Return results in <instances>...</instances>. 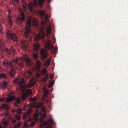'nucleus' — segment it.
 I'll return each mask as SVG.
<instances>
[{
    "label": "nucleus",
    "instance_id": "nucleus-1",
    "mask_svg": "<svg viewBox=\"0 0 128 128\" xmlns=\"http://www.w3.org/2000/svg\"><path fill=\"white\" fill-rule=\"evenodd\" d=\"M24 60L26 64L29 66L30 64V60L28 58H26L24 60L22 57L16 58L14 60H12L11 62H9L7 60H6L4 61L3 64L4 66H7L8 67L13 68L14 66L18 67V66L22 67L23 66V61Z\"/></svg>",
    "mask_w": 128,
    "mask_h": 128
},
{
    "label": "nucleus",
    "instance_id": "nucleus-2",
    "mask_svg": "<svg viewBox=\"0 0 128 128\" xmlns=\"http://www.w3.org/2000/svg\"><path fill=\"white\" fill-rule=\"evenodd\" d=\"M37 27L38 25V20L36 18L33 19L29 18L27 20L26 24V27L24 30V36L26 39L32 33L30 27L31 26Z\"/></svg>",
    "mask_w": 128,
    "mask_h": 128
},
{
    "label": "nucleus",
    "instance_id": "nucleus-3",
    "mask_svg": "<svg viewBox=\"0 0 128 128\" xmlns=\"http://www.w3.org/2000/svg\"><path fill=\"white\" fill-rule=\"evenodd\" d=\"M15 82L18 84L20 87V90L22 92H24L25 89L27 88H30L34 85V81L32 80H31L27 85H26L24 82V80L23 78L20 80L18 78L16 79Z\"/></svg>",
    "mask_w": 128,
    "mask_h": 128
},
{
    "label": "nucleus",
    "instance_id": "nucleus-4",
    "mask_svg": "<svg viewBox=\"0 0 128 128\" xmlns=\"http://www.w3.org/2000/svg\"><path fill=\"white\" fill-rule=\"evenodd\" d=\"M0 48L8 53V54H10L12 52H14L15 51V50L14 49L12 46H11L10 48L8 50V48L4 47L2 42L0 40Z\"/></svg>",
    "mask_w": 128,
    "mask_h": 128
},
{
    "label": "nucleus",
    "instance_id": "nucleus-5",
    "mask_svg": "<svg viewBox=\"0 0 128 128\" xmlns=\"http://www.w3.org/2000/svg\"><path fill=\"white\" fill-rule=\"evenodd\" d=\"M43 28H41L40 30V32L35 38L34 40L35 41H38L40 40H42L43 39L45 35V34L43 30Z\"/></svg>",
    "mask_w": 128,
    "mask_h": 128
},
{
    "label": "nucleus",
    "instance_id": "nucleus-6",
    "mask_svg": "<svg viewBox=\"0 0 128 128\" xmlns=\"http://www.w3.org/2000/svg\"><path fill=\"white\" fill-rule=\"evenodd\" d=\"M36 122L33 120V119L31 117H30L28 118V122L27 123H25L24 124V127L26 128H28L29 126V125H30V127H33L35 125Z\"/></svg>",
    "mask_w": 128,
    "mask_h": 128
},
{
    "label": "nucleus",
    "instance_id": "nucleus-7",
    "mask_svg": "<svg viewBox=\"0 0 128 128\" xmlns=\"http://www.w3.org/2000/svg\"><path fill=\"white\" fill-rule=\"evenodd\" d=\"M6 35L9 39H11L13 41H17L18 40L17 36L14 34H11L10 32H8Z\"/></svg>",
    "mask_w": 128,
    "mask_h": 128
},
{
    "label": "nucleus",
    "instance_id": "nucleus-8",
    "mask_svg": "<svg viewBox=\"0 0 128 128\" xmlns=\"http://www.w3.org/2000/svg\"><path fill=\"white\" fill-rule=\"evenodd\" d=\"M38 56L37 54H33V57L36 60V66L37 70H39L41 66V63L40 61L38 60H36Z\"/></svg>",
    "mask_w": 128,
    "mask_h": 128
},
{
    "label": "nucleus",
    "instance_id": "nucleus-9",
    "mask_svg": "<svg viewBox=\"0 0 128 128\" xmlns=\"http://www.w3.org/2000/svg\"><path fill=\"white\" fill-rule=\"evenodd\" d=\"M25 15L23 13H21V14L18 16L16 20V22L17 23L20 24L22 21L24 20L25 19Z\"/></svg>",
    "mask_w": 128,
    "mask_h": 128
},
{
    "label": "nucleus",
    "instance_id": "nucleus-10",
    "mask_svg": "<svg viewBox=\"0 0 128 128\" xmlns=\"http://www.w3.org/2000/svg\"><path fill=\"white\" fill-rule=\"evenodd\" d=\"M21 43L22 49L24 50H27L28 47V42L26 40H24L21 41Z\"/></svg>",
    "mask_w": 128,
    "mask_h": 128
},
{
    "label": "nucleus",
    "instance_id": "nucleus-11",
    "mask_svg": "<svg viewBox=\"0 0 128 128\" xmlns=\"http://www.w3.org/2000/svg\"><path fill=\"white\" fill-rule=\"evenodd\" d=\"M47 52L44 49L40 50V54L42 59L44 60L47 57Z\"/></svg>",
    "mask_w": 128,
    "mask_h": 128
},
{
    "label": "nucleus",
    "instance_id": "nucleus-12",
    "mask_svg": "<svg viewBox=\"0 0 128 128\" xmlns=\"http://www.w3.org/2000/svg\"><path fill=\"white\" fill-rule=\"evenodd\" d=\"M34 50L35 51H37L40 48V45L39 43H35L33 45Z\"/></svg>",
    "mask_w": 128,
    "mask_h": 128
},
{
    "label": "nucleus",
    "instance_id": "nucleus-13",
    "mask_svg": "<svg viewBox=\"0 0 128 128\" xmlns=\"http://www.w3.org/2000/svg\"><path fill=\"white\" fill-rule=\"evenodd\" d=\"M32 94V92L30 90V89H28L26 92V93L24 95V97L23 99H25L27 96H31Z\"/></svg>",
    "mask_w": 128,
    "mask_h": 128
},
{
    "label": "nucleus",
    "instance_id": "nucleus-14",
    "mask_svg": "<svg viewBox=\"0 0 128 128\" xmlns=\"http://www.w3.org/2000/svg\"><path fill=\"white\" fill-rule=\"evenodd\" d=\"M45 47L46 49L50 50H52L54 48L53 46H51L49 42H48L46 44Z\"/></svg>",
    "mask_w": 128,
    "mask_h": 128
},
{
    "label": "nucleus",
    "instance_id": "nucleus-15",
    "mask_svg": "<svg viewBox=\"0 0 128 128\" xmlns=\"http://www.w3.org/2000/svg\"><path fill=\"white\" fill-rule=\"evenodd\" d=\"M21 102V100L19 98H17L16 100L14 103V105L16 106H17L18 104H20Z\"/></svg>",
    "mask_w": 128,
    "mask_h": 128
},
{
    "label": "nucleus",
    "instance_id": "nucleus-16",
    "mask_svg": "<svg viewBox=\"0 0 128 128\" xmlns=\"http://www.w3.org/2000/svg\"><path fill=\"white\" fill-rule=\"evenodd\" d=\"M40 14L42 16H44L45 18V19L47 21L48 20L49 16L46 13H44L43 12H42L40 13Z\"/></svg>",
    "mask_w": 128,
    "mask_h": 128
},
{
    "label": "nucleus",
    "instance_id": "nucleus-17",
    "mask_svg": "<svg viewBox=\"0 0 128 128\" xmlns=\"http://www.w3.org/2000/svg\"><path fill=\"white\" fill-rule=\"evenodd\" d=\"M22 8L24 10L26 9L28 7V4L25 2L24 0H22Z\"/></svg>",
    "mask_w": 128,
    "mask_h": 128
},
{
    "label": "nucleus",
    "instance_id": "nucleus-18",
    "mask_svg": "<svg viewBox=\"0 0 128 128\" xmlns=\"http://www.w3.org/2000/svg\"><path fill=\"white\" fill-rule=\"evenodd\" d=\"M15 98V96H10L8 98H6V101L7 102H9L14 100Z\"/></svg>",
    "mask_w": 128,
    "mask_h": 128
},
{
    "label": "nucleus",
    "instance_id": "nucleus-19",
    "mask_svg": "<svg viewBox=\"0 0 128 128\" xmlns=\"http://www.w3.org/2000/svg\"><path fill=\"white\" fill-rule=\"evenodd\" d=\"M0 108L2 109L5 108L6 110H7L8 109L9 107L8 105L3 104L0 106Z\"/></svg>",
    "mask_w": 128,
    "mask_h": 128
},
{
    "label": "nucleus",
    "instance_id": "nucleus-20",
    "mask_svg": "<svg viewBox=\"0 0 128 128\" xmlns=\"http://www.w3.org/2000/svg\"><path fill=\"white\" fill-rule=\"evenodd\" d=\"M7 82L5 81H4L1 84V86L4 88H6L7 86Z\"/></svg>",
    "mask_w": 128,
    "mask_h": 128
},
{
    "label": "nucleus",
    "instance_id": "nucleus-21",
    "mask_svg": "<svg viewBox=\"0 0 128 128\" xmlns=\"http://www.w3.org/2000/svg\"><path fill=\"white\" fill-rule=\"evenodd\" d=\"M15 71L13 69H12L9 72L10 75L12 77L14 76L15 74Z\"/></svg>",
    "mask_w": 128,
    "mask_h": 128
},
{
    "label": "nucleus",
    "instance_id": "nucleus-22",
    "mask_svg": "<svg viewBox=\"0 0 128 128\" xmlns=\"http://www.w3.org/2000/svg\"><path fill=\"white\" fill-rule=\"evenodd\" d=\"M2 122L5 127L8 124V122L6 118L3 120Z\"/></svg>",
    "mask_w": 128,
    "mask_h": 128
},
{
    "label": "nucleus",
    "instance_id": "nucleus-23",
    "mask_svg": "<svg viewBox=\"0 0 128 128\" xmlns=\"http://www.w3.org/2000/svg\"><path fill=\"white\" fill-rule=\"evenodd\" d=\"M34 4L32 3H30L28 4V7L29 9L31 11L33 10V7Z\"/></svg>",
    "mask_w": 128,
    "mask_h": 128
},
{
    "label": "nucleus",
    "instance_id": "nucleus-24",
    "mask_svg": "<svg viewBox=\"0 0 128 128\" xmlns=\"http://www.w3.org/2000/svg\"><path fill=\"white\" fill-rule=\"evenodd\" d=\"M46 32L47 34H49L51 31V28L50 26H49L46 29Z\"/></svg>",
    "mask_w": 128,
    "mask_h": 128
},
{
    "label": "nucleus",
    "instance_id": "nucleus-25",
    "mask_svg": "<svg viewBox=\"0 0 128 128\" xmlns=\"http://www.w3.org/2000/svg\"><path fill=\"white\" fill-rule=\"evenodd\" d=\"M8 24L10 26H11L12 24V22L10 18V16L8 17Z\"/></svg>",
    "mask_w": 128,
    "mask_h": 128
},
{
    "label": "nucleus",
    "instance_id": "nucleus-26",
    "mask_svg": "<svg viewBox=\"0 0 128 128\" xmlns=\"http://www.w3.org/2000/svg\"><path fill=\"white\" fill-rule=\"evenodd\" d=\"M42 72L43 75L44 76L46 74V68L42 69Z\"/></svg>",
    "mask_w": 128,
    "mask_h": 128
},
{
    "label": "nucleus",
    "instance_id": "nucleus-27",
    "mask_svg": "<svg viewBox=\"0 0 128 128\" xmlns=\"http://www.w3.org/2000/svg\"><path fill=\"white\" fill-rule=\"evenodd\" d=\"M12 2L14 4H18L20 2L18 0H12Z\"/></svg>",
    "mask_w": 128,
    "mask_h": 128
},
{
    "label": "nucleus",
    "instance_id": "nucleus-28",
    "mask_svg": "<svg viewBox=\"0 0 128 128\" xmlns=\"http://www.w3.org/2000/svg\"><path fill=\"white\" fill-rule=\"evenodd\" d=\"M6 74L4 73H1L0 74V78H6Z\"/></svg>",
    "mask_w": 128,
    "mask_h": 128
},
{
    "label": "nucleus",
    "instance_id": "nucleus-29",
    "mask_svg": "<svg viewBox=\"0 0 128 128\" xmlns=\"http://www.w3.org/2000/svg\"><path fill=\"white\" fill-rule=\"evenodd\" d=\"M48 122L51 124H55L54 122V120L52 118H50L48 121Z\"/></svg>",
    "mask_w": 128,
    "mask_h": 128
},
{
    "label": "nucleus",
    "instance_id": "nucleus-30",
    "mask_svg": "<svg viewBox=\"0 0 128 128\" xmlns=\"http://www.w3.org/2000/svg\"><path fill=\"white\" fill-rule=\"evenodd\" d=\"M21 125V123L18 122L16 125H15L14 126V128H20Z\"/></svg>",
    "mask_w": 128,
    "mask_h": 128
},
{
    "label": "nucleus",
    "instance_id": "nucleus-31",
    "mask_svg": "<svg viewBox=\"0 0 128 128\" xmlns=\"http://www.w3.org/2000/svg\"><path fill=\"white\" fill-rule=\"evenodd\" d=\"M38 114H37L34 119V120L36 122H37L38 120Z\"/></svg>",
    "mask_w": 128,
    "mask_h": 128
},
{
    "label": "nucleus",
    "instance_id": "nucleus-32",
    "mask_svg": "<svg viewBox=\"0 0 128 128\" xmlns=\"http://www.w3.org/2000/svg\"><path fill=\"white\" fill-rule=\"evenodd\" d=\"M29 116L28 114H24L23 115V118L24 119H25L27 118V117Z\"/></svg>",
    "mask_w": 128,
    "mask_h": 128
},
{
    "label": "nucleus",
    "instance_id": "nucleus-33",
    "mask_svg": "<svg viewBox=\"0 0 128 128\" xmlns=\"http://www.w3.org/2000/svg\"><path fill=\"white\" fill-rule=\"evenodd\" d=\"M50 61L49 60H48L44 62L45 64L46 65H48L50 64Z\"/></svg>",
    "mask_w": 128,
    "mask_h": 128
},
{
    "label": "nucleus",
    "instance_id": "nucleus-34",
    "mask_svg": "<svg viewBox=\"0 0 128 128\" xmlns=\"http://www.w3.org/2000/svg\"><path fill=\"white\" fill-rule=\"evenodd\" d=\"M16 118L17 120H19L20 119V116L19 114H17L16 115Z\"/></svg>",
    "mask_w": 128,
    "mask_h": 128
},
{
    "label": "nucleus",
    "instance_id": "nucleus-35",
    "mask_svg": "<svg viewBox=\"0 0 128 128\" xmlns=\"http://www.w3.org/2000/svg\"><path fill=\"white\" fill-rule=\"evenodd\" d=\"M54 81H52L50 82V83L48 85V87L49 88L52 85H53V84H54Z\"/></svg>",
    "mask_w": 128,
    "mask_h": 128
},
{
    "label": "nucleus",
    "instance_id": "nucleus-36",
    "mask_svg": "<svg viewBox=\"0 0 128 128\" xmlns=\"http://www.w3.org/2000/svg\"><path fill=\"white\" fill-rule=\"evenodd\" d=\"M27 73L29 75V76H30L32 74V72L31 70H29L28 71Z\"/></svg>",
    "mask_w": 128,
    "mask_h": 128
},
{
    "label": "nucleus",
    "instance_id": "nucleus-37",
    "mask_svg": "<svg viewBox=\"0 0 128 128\" xmlns=\"http://www.w3.org/2000/svg\"><path fill=\"white\" fill-rule=\"evenodd\" d=\"M37 98L35 97H33L31 99L32 101H36L37 100Z\"/></svg>",
    "mask_w": 128,
    "mask_h": 128
},
{
    "label": "nucleus",
    "instance_id": "nucleus-38",
    "mask_svg": "<svg viewBox=\"0 0 128 128\" xmlns=\"http://www.w3.org/2000/svg\"><path fill=\"white\" fill-rule=\"evenodd\" d=\"M3 29V28L2 25L0 24V33H2V32Z\"/></svg>",
    "mask_w": 128,
    "mask_h": 128
},
{
    "label": "nucleus",
    "instance_id": "nucleus-39",
    "mask_svg": "<svg viewBox=\"0 0 128 128\" xmlns=\"http://www.w3.org/2000/svg\"><path fill=\"white\" fill-rule=\"evenodd\" d=\"M17 112L18 113L21 114L22 110L20 109H18L17 110Z\"/></svg>",
    "mask_w": 128,
    "mask_h": 128
},
{
    "label": "nucleus",
    "instance_id": "nucleus-40",
    "mask_svg": "<svg viewBox=\"0 0 128 128\" xmlns=\"http://www.w3.org/2000/svg\"><path fill=\"white\" fill-rule=\"evenodd\" d=\"M12 122L13 123H15L16 122V120L14 119H12Z\"/></svg>",
    "mask_w": 128,
    "mask_h": 128
},
{
    "label": "nucleus",
    "instance_id": "nucleus-41",
    "mask_svg": "<svg viewBox=\"0 0 128 128\" xmlns=\"http://www.w3.org/2000/svg\"><path fill=\"white\" fill-rule=\"evenodd\" d=\"M32 109H29L28 112L29 113H31L32 112Z\"/></svg>",
    "mask_w": 128,
    "mask_h": 128
},
{
    "label": "nucleus",
    "instance_id": "nucleus-42",
    "mask_svg": "<svg viewBox=\"0 0 128 128\" xmlns=\"http://www.w3.org/2000/svg\"><path fill=\"white\" fill-rule=\"evenodd\" d=\"M40 105H38V104H37L36 106V108H39L40 107Z\"/></svg>",
    "mask_w": 128,
    "mask_h": 128
},
{
    "label": "nucleus",
    "instance_id": "nucleus-43",
    "mask_svg": "<svg viewBox=\"0 0 128 128\" xmlns=\"http://www.w3.org/2000/svg\"><path fill=\"white\" fill-rule=\"evenodd\" d=\"M35 104L34 105H30V108H32L34 106Z\"/></svg>",
    "mask_w": 128,
    "mask_h": 128
},
{
    "label": "nucleus",
    "instance_id": "nucleus-44",
    "mask_svg": "<svg viewBox=\"0 0 128 128\" xmlns=\"http://www.w3.org/2000/svg\"><path fill=\"white\" fill-rule=\"evenodd\" d=\"M46 76H45V78L46 79H48V74H46Z\"/></svg>",
    "mask_w": 128,
    "mask_h": 128
},
{
    "label": "nucleus",
    "instance_id": "nucleus-45",
    "mask_svg": "<svg viewBox=\"0 0 128 128\" xmlns=\"http://www.w3.org/2000/svg\"><path fill=\"white\" fill-rule=\"evenodd\" d=\"M46 128H51V127L50 125H49V127H47Z\"/></svg>",
    "mask_w": 128,
    "mask_h": 128
},
{
    "label": "nucleus",
    "instance_id": "nucleus-46",
    "mask_svg": "<svg viewBox=\"0 0 128 128\" xmlns=\"http://www.w3.org/2000/svg\"><path fill=\"white\" fill-rule=\"evenodd\" d=\"M45 93L46 94H48V92H46Z\"/></svg>",
    "mask_w": 128,
    "mask_h": 128
},
{
    "label": "nucleus",
    "instance_id": "nucleus-47",
    "mask_svg": "<svg viewBox=\"0 0 128 128\" xmlns=\"http://www.w3.org/2000/svg\"><path fill=\"white\" fill-rule=\"evenodd\" d=\"M46 116V115L45 114L43 116L45 117Z\"/></svg>",
    "mask_w": 128,
    "mask_h": 128
},
{
    "label": "nucleus",
    "instance_id": "nucleus-48",
    "mask_svg": "<svg viewBox=\"0 0 128 128\" xmlns=\"http://www.w3.org/2000/svg\"><path fill=\"white\" fill-rule=\"evenodd\" d=\"M8 112L6 113V115L8 116Z\"/></svg>",
    "mask_w": 128,
    "mask_h": 128
},
{
    "label": "nucleus",
    "instance_id": "nucleus-49",
    "mask_svg": "<svg viewBox=\"0 0 128 128\" xmlns=\"http://www.w3.org/2000/svg\"><path fill=\"white\" fill-rule=\"evenodd\" d=\"M55 49L56 50V48H55Z\"/></svg>",
    "mask_w": 128,
    "mask_h": 128
},
{
    "label": "nucleus",
    "instance_id": "nucleus-50",
    "mask_svg": "<svg viewBox=\"0 0 128 128\" xmlns=\"http://www.w3.org/2000/svg\"><path fill=\"white\" fill-rule=\"evenodd\" d=\"M1 100V99L0 98V102Z\"/></svg>",
    "mask_w": 128,
    "mask_h": 128
},
{
    "label": "nucleus",
    "instance_id": "nucleus-51",
    "mask_svg": "<svg viewBox=\"0 0 128 128\" xmlns=\"http://www.w3.org/2000/svg\"><path fill=\"white\" fill-rule=\"evenodd\" d=\"M41 119L42 120V118H41Z\"/></svg>",
    "mask_w": 128,
    "mask_h": 128
}]
</instances>
